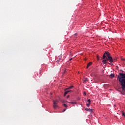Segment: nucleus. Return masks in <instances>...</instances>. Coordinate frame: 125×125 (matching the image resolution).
I'll return each instance as SVG.
<instances>
[{
  "instance_id": "1",
  "label": "nucleus",
  "mask_w": 125,
  "mask_h": 125,
  "mask_svg": "<svg viewBox=\"0 0 125 125\" xmlns=\"http://www.w3.org/2000/svg\"><path fill=\"white\" fill-rule=\"evenodd\" d=\"M120 84L122 86V90H124L125 88V74L120 73V76H118Z\"/></svg>"
},
{
  "instance_id": "2",
  "label": "nucleus",
  "mask_w": 125,
  "mask_h": 125,
  "mask_svg": "<svg viewBox=\"0 0 125 125\" xmlns=\"http://www.w3.org/2000/svg\"><path fill=\"white\" fill-rule=\"evenodd\" d=\"M106 56L108 57V61H109L110 63H113L114 60H113V58L111 56L110 52H106Z\"/></svg>"
},
{
  "instance_id": "3",
  "label": "nucleus",
  "mask_w": 125,
  "mask_h": 125,
  "mask_svg": "<svg viewBox=\"0 0 125 125\" xmlns=\"http://www.w3.org/2000/svg\"><path fill=\"white\" fill-rule=\"evenodd\" d=\"M53 101V107L54 109H56L58 106L57 105V104L58 103V100Z\"/></svg>"
},
{
  "instance_id": "4",
  "label": "nucleus",
  "mask_w": 125,
  "mask_h": 125,
  "mask_svg": "<svg viewBox=\"0 0 125 125\" xmlns=\"http://www.w3.org/2000/svg\"><path fill=\"white\" fill-rule=\"evenodd\" d=\"M109 59H108V57L106 58V60L104 59L102 60V63H103L104 64L106 65L107 64V61H108Z\"/></svg>"
},
{
  "instance_id": "5",
  "label": "nucleus",
  "mask_w": 125,
  "mask_h": 125,
  "mask_svg": "<svg viewBox=\"0 0 125 125\" xmlns=\"http://www.w3.org/2000/svg\"><path fill=\"white\" fill-rule=\"evenodd\" d=\"M87 102H88V103L86 104V105L87 107H89V106H90V104H91L90 99H88Z\"/></svg>"
},
{
  "instance_id": "6",
  "label": "nucleus",
  "mask_w": 125,
  "mask_h": 125,
  "mask_svg": "<svg viewBox=\"0 0 125 125\" xmlns=\"http://www.w3.org/2000/svg\"><path fill=\"white\" fill-rule=\"evenodd\" d=\"M106 52H108V51H105V53H104V54H103V58L104 59V58H106V55H107V54L106 53Z\"/></svg>"
},
{
  "instance_id": "7",
  "label": "nucleus",
  "mask_w": 125,
  "mask_h": 125,
  "mask_svg": "<svg viewBox=\"0 0 125 125\" xmlns=\"http://www.w3.org/2000/svg\"><path fill=\"white\" fill-rule=\"evenodd\" d=\"M91 65H92V62H90L89 63H88V64L87 65L86 69H88V67H90V66H91Z\"/></svg>"
},
{
  "instance_id": "8",
  "label": "nucleus",
  "mask_w": 125,
  "mask_h": 125,
  "mask_svg": "<svg viewBox=\"0 0 125 125\" xmlns=\"http://www.w3.org/2000/svg\"><path fill=\"white\" fill-rule=\"evenodd\" d=\"M86 111H87V112H90V113H92V109H85Z\"/></svg>"
},
{
  "instance_id": "9",
  "label": "nucleus",
  "mask_w": 125,
  "mask_h": 125,
  "mask_svg": "<svg viewBox=\"0 0 125 125\" xmlns=\"http://www.w3.org/2000/svg\"><path fill=\"white\" fill-rule=\"evenodd\" d=\"M110 78H111V79H113V78H115V74H111L110 75Z\"/></svg>"
},
{
  "instance_id": "10",
  "label": "nucleus",
  "mask_w": 125,
  "mask_h": 125,
  "mask_svg": "<svg viewBox=\"0 0 125 125\" xmlns=\"http://www.w3.org/2000/svg\"><path fill=\"white\" fill-rule=\"evenodd\" d=\"M68 103H70L71 104H77V103L76 101L73 102H68Z\"/></svg>"
},
{
  "instance_id": "11",
  "label": "nucleus",
  "mask_w": 125,
  "mask_h": 125,
  "mask_svg": "<svg viewBox=\"0 0 125 125\" xmlns=\"http://www.w3.org/2000/svg\"><path fill=\"white\" fill-rule=\"evenodd\" d=\"M63 105L64 106V107L65 108H67L68 107V105L66 104H63Z\"/></svg>"
},
{
  "instance_id": "12",
  "label": "nucleus",
  "mask_w": 125,
  "mask_h": 125,
  "mask_svg": "<svg viewBox=\"0 0 125 125\" xmlns=\"http://www.w3.org/2000/svg\"><path fill=\"white\" fill-rule=\"evenodd\" d=\"M122 115L125 118V113L124 112H122Z\"/></svg>"
},
{
  "instance_id": "13",
  "label": "nucleus",
  "mask_w": 125,
  "mask_h": 125,
  "mask_svg": "<svg viewBox=\"0 0 125 125\" xmlns=\"http://www.w3.org/2000/svg\"><path fill=\"white\" fill-rule=\"evenodd\" d=\"M67 94H68V92H67V91L65 92V93L64 94V96H66V95H67Z\"/></svg>"
},
{
  "instance_id": "14",
  "label": "nucleus",
  "mask_w": 125,
  "mask_h": 125,
  "mask_svg": "<svg viewBox=\"0 0 125 125\" xmlns=\"http://www.w3.org/2000/svg\"><path fill=\"white\" fill-rule=\"evenodd\" d=\"M73 87H74V86H71L69 87V88H68L67 89H71L73 88Z\"/></svg>"
},
{
  "instance_id": "15",
  "label": "nucleus",
  "mask_w": 125,
  "mask_h": 125,
  "mask_svg": "<svg viewBox=\"0 0 125 125\" xmlns=\"http://www.w3.org/2000/svg\"><path fill=\"white\" fill-rule=\"evenodd\" d=\"M84 82L86 83V82H88V80H87V79H86L85 80H84Z\"/></svg>"
},
{
  "instance_id": "16",
  "label": "nucleus",
  "mask_w": 125,
  "mask_h": 125,
  "mask_svg": "<svg viewBox=\"0 0 125 125\" xmlns=\"http://www.w3.org/2000/svg\"><path fill=\"white\" fill-rule=\"evenodd\" d=\"M121 60H122V61H125V59H121Z\"/></svg>"
},
{
  "instance_id": "17",
  "label": "nucleus",
  "mask_w": 125,
  "mask_h": 125,
  "mask_svg": "<svg viewBox=\"0 0 125 125\" xmlns=\"http://www.w3.org/2000/svg\"><path fill=\"white\" fill-rule=\"evenodd\" d=\"M97 60H99V57H98V56H97Z\"/></svg>"
},
{
  "instance_id": "18",
  "label": "nucleus",
  "mask_w": 125,
  "mask_h": 125,
  "mask_svg": "<svg viewBox=\"0 0 125 125\" xmlns=\"http://www.w3.org/2000/svg\"><path fill=\"white\" fill-rule=\"evenodd\" d=\"M59 60H60V59L57 60V62H59Z\"/></svg>"
},
{
  "instance_id": "19",
  "label": "nucleus",
  "mask_w": 125,
  "mask_h": 125,
  "mask_svg": "<svg viewBox=\"0 0 125 125\" xmlns=\"http://www.w3.org/2000/svg\"><path fill=\"white\" fill-rule=\"evenodd\" d=\"M71 91L69 90V91H66V92H68V93H69V92H70Z\"/></svg>"
},
{
  "instance_id": "20",
  "label": "nucleus",
  "mask_w": 125,
  "mask_h": 125,
  "mask_svg": "<svg viewBox=\"0 0 125 125\" xmlns=\"http://www.w3.org/2000/svg\"><path fill=\"white\" fill-rule=\"evenodd\" d=\"M71 91L69 90V91H66V92H68V93H69V92H70Z\"/></svg>"
},
{
  "instance_id": "21",
  "label": "nucleus",
  "mask_w": 125,
  "mask_h": 125,
  "mask_svg": "<svg viewBox=\"0 0 125 125\" xmlns=\"http://www.w3.org/2000/svg\"><path fill=\"white\" fill-rule=\"evenodd\" d=\"M65 73H66V70H64V71L63 72V74H65Z\"/></svg>"
},
{
  "instance_id": "22",
  "label": "nucleus",
  "mask_w": 125,
  "mask_h": 125,
  "mask_svg": "<svg viewBox=\"0 0 125 125\" xmlns=\"http://www.w3.org/2000/svg\"><path fill=\"white\" fill-rule=\"evenodd\" d=\"M84 95H86V93L84 92Z\"/></svg>"
},
{
  "instance_id": "23",
  "label": "nucleus",
  "mask_w": 125,
  "mask_h": 125,
  "mask_svg": "<svg viewBox=\"0 0 125 125\" xmlns=\"http://www.w3.org/2000/svg\"><path fill=\"white\" fill-rule=\"evenodd\" d=\"M70 97V96H67V98H69Z\"/></svg>"
},
{
  "instance_id": "24",
  "label": "nucleus",
  "mask_w": 125,
  "mask_h": 125,
  "mask_svg": "<svg viewBox=\"0 0 125 125\" xmlns=\"http://www.w3.org/2000/svg\"><path fill=\"white\" fill-rule=\"evenodd\" d=\"M80 99L79 98L78 99V100H80Z\"/></svg>"
},
{
  "instance_id": "25",
  "label": "nucleus",
  "mask_w": 125,
  "mask_h": 125,
  "mask_svg": "<svg viewBox=\"0 0 125 125\" xmlns=\"http://www.w3.org/2000/svg\"><path fill=\"white\" fill-rule=\"evenodd\" d=\"M65 111H66V109H65V110L63 111V112H65Z\"/></svg>"
},
{
  "instance_id": "26",
  "label": "nucleus",
  "mask_w": 125,
  "mask_h": 125,
  "mask_svg": "<svg viewBox=\"0 0 125 125\" xmlns=\"http://www.w3.org/2000/svg\"><path fill=\"white\" fill-rule=\"evenodd\" d=\"M40 74H41V71L39 72Z\"/></svg>"
},
{
  "instance_id": "27",
  "label": "nucleus",
  "mask_w": 125,
  "mask_h": 125,
  "mask_svg": "<svg viewBox=\"0 0 125 125\" xmlns=\"http://www.w3.org/2000/svg\"><path fill=\"white\" fill-rule=\"evenodd\" d=\"M110 65H113V64L111 63Z\"/></svg>"
},
{
  "instance_id": "28",
  "label": "nucleus",
  "mask_w": 125,
  "mask_h": 125,
  "mask_svg": "<svg viewBox=\"0 0 125 125\" xmlns=\"http://www.w3.org/2000/svg\"><path fill=\"white\" fill-rule=\"evenodd\" d=\"M70 60H72V59H70Z\"/></svg>"
}]
</instances>
